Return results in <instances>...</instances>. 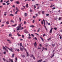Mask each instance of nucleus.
I'll return each instance as SVG.
<instances>
[{
  "label": "nucleus",
  "mask_w": 62,
  "mask_h": 62,
  "mask_svg": "<svg viewBox=\"0 0 62 62\" xmlns=\"http://www.w3.org/2000/svg\"><path fill=\"white\" fill-rule=\"evenodd\" d=\"M21 25H22V24H19V25L18 26L16 27V30H20V28L21 27Z\"/></svg>",
  "instance_id": "obj_1"
},
{
  "label": "nucleus",
  "mask_w": 62,
  "mask_h": 62,
  "mask_svg": "<svg viewBox=\"0 0 62 62\" xmlns=\"http://www.w3.org/2000/svg\"><path fill=\"white\" fill-rule=\"evenodd\" d=\"M5 47H6L7 49H8L9 50H10V51H11L12 52V48H11V49H10L9 48H8V47L7 46H5Z\"/></svg>",
  "instance_id": "obj_2"
},
{
  "label": "nucleus",
  "mask_w": 62,
  "mask_h": 62,
  "mask_svg": "<svg viewBox=\"0 0 62 62\" xmlns=\"http://www.w3.org/2000/svg\"><path fill=\"white\" fill-rule=\"evenodd\" d=\"M22 47H22V46L20 47V50H21V51H23V48H22Z\"/></svg>",
  "instance_id": "obj_3"
},
{
  "label": "nucleus",
  "mask_w": 62,
  "mask_h": 62,
  "mask_svg": "<svg viewBox=\"0 0 62 62\" xmlns=\"http://www.w3.org/2000/svg\"><path fill=\"white\" fill-rule=\"evenodd\" d=\"M35 43H34V46L35 47H36V46H37V43H36V42H35Z\"/></svg>",
  "instance_id": "obj_4"
},
{
  "label": "nucleus",
  "mask_w": 62,
  "mask_h": 62,
  "mask_svg": "<svg viewBox=\"0 0 62 62\" xmlns=\"http://www.w3.org/2000/svg\"><path fill=\"white\" fill-rule=\"evenodd\" d=\"M53 5V3H52L51 4V6H50V8H52V7H54V6H55V5Z\"/></svg>",
  "instance_id": "obj_5"
},
{
  "label": "nucleus",
  "mask_w": 62,
  "mask_h": 62,
  "mask_svg": "<svg viewBox=\"0 0 62 62\" xmlns=\"http://www.w3.org/2000/svg\"><path fill=\"white\" fill-rule=\"evenodd\" d=\"M30 27H31L32 28H34L35 27V26L34 25H31L30 26Z\"/></svg>",
  "instance_id": "obj_6"
},
{
  "label": "nucleus",
  "mask_w": 62,
  "mask_h": 62,
  "mask_svg": "<svg viewBox=\"0 0 62 62\" xmlns=\"http://www.w3.org/2000/svg\"><path fill=\"white\" fill-rule=\"evenodd\" d=\"M54 54H53L51 56V58H53L54 56Z\"/></svg>",
  "instance_id": "obj_7"
},
{
  "label": "nucleus",
  "mask_w": 62,
  "mask_h": 62,
  "mask_svg": "<svg viewBox=\"0 0 62 62\" xmlns=\"http://www.w3.org/2000/svg\"><path fill=\"white\" fill-rule=\"evenodd\" d=\"M16 3L17 4H18V5H19L20 4V3L19 2V1H16Z\"/></svg>",
  "instance_id": "obj_8"
},
{
  "label": "nucleus",
  "mask_w": 62,
  "mask_h": 62,
  "mask_svg": "<svg viewBox=\"0 0 62 62\" xmlns=\"http://www.w3.org/2000/svg\"><path fill=\"white\" fill-rule=\"evenodd\" d=\"M10 16H14V15L12 14H11L9 15Z\"/></svg>",
  "instance_id": "obj_9"
},
{
  "label": "nucleus",
  "mask_w": 62,
  "mask_h": 62,
  "mask_svg": "<svg viewBox=\"0 0 62 62\" xmlns=\"http://www.w3.org/2000/svg\"><path fill=\"white\" fill-rule=\"evenodd\" d=\"M52 45L53 46V47H54V46H55V44H52Z\"/></svg>",
  "instance_id": "obj_10"
},
{
  "label": "nucleus",
  "mask_w": 62,
  "mask_h": 62,
  "mask_svg": "<svg viewBox=\"0 0 62 62\" xmlns=\"http://www.w3.org/2000/svg\"><path fill=\"white\" fill-rule=\"evenodd\" d=\"M40 39H41L42 40V41H44L43 39V38H42V37H40Z\"/></svg>",
  "instance_id": "obj_11"
},
{
  "label": "nucleus",
  "mask_w": 62,
  "mask_h": 62,
  "mask_svg": "<svg viewBox=\"0 0 62 62\" xmlns=\"http://www.w3.org/2000/svg\"><path fill=\"white\" fill-rule=\"evenodd\" d=\"M27 53V56H29V54H28V52H26Z\"/></svg>",
  "instance_id": "obj_12"
},
{
  "label": "nucleus",
  "mask_w": 62,
  "mask_h": 62,
  "mask_svg": "<svg viewBox=\"0 0 62 62\" xmlns=\"http://www.w3.org/2000/svg\"><path fill=\"white\" fill-rule=\"evenodd\" d=\"M17 25V24H15V25H12V26H14V27H15V26H16Z\"/></svg>",
  "instance_id": "obj_13"
},
{
  "label": "nucleus",
  "mask_w": 62,
  "mask_h": 62,
  "mask_svg": "<svg viewBox=\"0 0 62 62\" xmlns=\"http://www.w3.org/2000/svg\"><path fill=\"white\" fill-rule=\"evenodd\" d=\"M52 30L51 29L49 31V33H52Z\"/></svg>",
  "instance_id": "obj_14"
},
{
  "label": "nucleus",
  "mask_w": 62,
  "mask_h": 62,
  "mask_svg": "<svg viewBox=\"0 0 62 62\" xmlns=\"http://www.w3.org/2000/svg\"><path fill=\"white\" fill-rule=\"evenodd\" d=\"M20 47H22V46L23 45V44H22V43H20Z\"/></svg>",
  "instance_id": "obj_15"
},
{
  "label": "nucleus",
  "mask_w": 62,
  "mask_h": 62,
  "mask_svg": "<svg viewBox=\"0 0 62 62\" xmlns=\"http://www.w3.org/2000/svg\"><path fill=\"white\" fill-rule=\"evenodd\" d=\"M23 29V27H21L20 28V30H22Z\"/></svg>",
  "instance_id": "obj_16"
},
{
  "label": "nucleus",
  "mask_w": 62,
  "mask_h": 62,
  "mask_svg": "<svg viewBox=\"0 0 62 62\" xmlns=\"http://www.w3.org/2000/svg\"><path fill=\"white\" fill-rule=\"evenodd\" d=\"M39 62H41V61H42V59H41V60H39Z\"/></svg>",
  "instance_id": "obj_17"
},
{
  "label": "nucleus",
  "mask_w": 62,
  "mask_h": 62,
  "mask_svg": "<svg viewBox=\"0 0 62 62\" xmlns=\"http://www.w3.org/2000/svg\"><path fill=\"white\" fill-rule=\"evenodd\" d=\"M17 35L18 36H21V35L19 33H17Z\"/></svg>",
  "instance_id": "obj_18"
},
{
  "label": "nucleus",
  "mask_w": 62,
  "mask_h": 62,
  "mask_svg": "<svg viewBox=\"0 0 62 62\" xmlns=\"http://www.w3.org/2000/svg\"><path fill=\"white\" fill-rule=\"evenodd\" d=\"M5 14H4V15L5 16H6L7 15V12H5Z\"/></svg>",
  "instance_id": "obj_19"
},
{
  "label": "nucleus",
  "mask_w": 62,
  "mask_h": 62,
  "mask_svg": "<svg viewBox=\"0 0 62 62\" xmlns=\"http://www.w3.org/2000/svg\"><path fill=\"white\" fill-rule=\"evenodd\" d=\"M22 48H23L24 49V50L25 51H26V49H25V48H24L23 46H22Z\"/></svg>",
  "instance_id": "obj_20"
},
{
  "label": "nucleus",
  "mask_w": 62,
  "mask_h": 62,
  "mask_svg": "<svg viewBox=\"0 0 62 62\" xmlns=\"http://www.w3.org/2000/svg\"><path fill=\"white\" fill-rule=\"evenodd\" d=\"M6 23L8 24H9V22L8 21H7Z\"/></svg>",
  "instance_id": "obj_21"
},
{
  "label": "nucleus",
  "mask_w": 62,
  "mask_h": 62,
  "mask_svg": "<svg viewBox=\"0 0 62 62\" xmlns=\"http://www.w3.org/2000/svg\"><path fill=\"white\" fill-rule=\"evenodd\" d=\"M26 7H27V8H28V4H27L26 5Z\"/></svg>",
  "instance_id": "obj_22"
},
{
  "label": "nucleus",
  "mask_w": 62,
  "mask_h": 62,
  "mask_svg": "<svg viewBox=\"0 0 62 62\" xmlns=\"http://www.w3.org/2000/svg\"><path fill=\"white\" fill-rule=\"evenodd\" d=\"M25 16H27V13H25L24 14Z\"/></svg>",
  "instance_id": "obj_23"
},
{
  "label": "nucleus",
  "mask_w": 62,
  "mask_h": 62,
  "mask_svg": "<svg viewBox=\"0 0 62 62\" xmlns=\"http://www.w3.org/2000/svg\"><path fill=\"white\" fill-rule=\"evenodd\" d=\"M57 19V17H56L55 18H54V20H56Z\"/></svg>",
  "instance_id": "obj_24"
},
{
  "label": "nucleus",
  "mask_w": 62,
  "mask_h": 62,
  "mask_svg": "<svg viewBox=\"0 0 62 62\" xmlns=\"http://www.w3.org/2000/svg\"><path fill=\"white\" fill-rule=\"evenodd\" d=\"M9 0H8L6 2V3H9Z\"/></svg>",
  "instance_id": "obj_25"
},
{
  "label": "nucleus",
  "mask_w": 62,
  "mask_h": 62,
  "mask_svg": "<svg viewBox=\"0 0 62 62\" xmlns=\"http://www.w3.org/2000/svg\"><path fill=\"white\" fill-rule=\"evenodd\" d=\"M22 56L23 57H25V56H24V55H22Z\"/></svg>",
  "instance_id": "obj_26"
},
{
  "label": "nucleus",
  "mask_w": 62,
  "mask_h": 62,
  "mask_svg": "<svg viewBox=\"0 0 62 62\" xmlns=\"http://www.w3.org/2000/svg\"><path fill=\"white\" fill-rule=\"evenodd\" d=\"M16 10H17V11H20V10H19V9H18V8H16Z\"/></svg>",
  "instance_id": "obj_27"
},
{
  "label": "nucleus",
  "mask_w": 62,
  "mask_h": 62,
  "mask_svg": "<svg viewBox=\"0 0 62 62\" xmlns=\"http://www.w3.org/2000/svg\"><path fill=\"white\" fill-rule=\"evenodd\" d=\"M31 36H32V37H34V35H33V34H31Z\"/></svg>",
  "instance_id": "obj_28"
},
{
  "label": "nucleus",
  "mask_w": 62,
  "mask_h": 62,
  "mask_svg": "<svg viewBox=\"0 0 62 62\" xmlns=\"http://www.w3.org/2000/svg\"><path fill=\"white\" fill-rule=\"evenodd\" d=\"M5 50H6V51L7 52H8V49H6Z\"/></svg>",
  "instance_id": "obj_29"
},
{
  "label": "nucleus",
  "mask_w": 62,
  "mask_h": 62,
  "mask_svg": "<svg viewBox=\"0 0 62 62\" xmlns=\"http://www.w3.org/2000/svg\"><path fill=\"white\" fill-rule=\"evenodd\" d=\"M44 27L45 28H46V26H45V24H44Z\"/></svg>",
  "instance_id": "obj_30"
},
{
  "label": "nucleus",
  "mask_w": 62,
  "mask_h": 62,
  "mask_svg": "<svg viewBox=\"0 0 62 62\" xmlns=\"http://www.w3.org/2000/svg\"><path fill=\"white\" fill-rule=\"evenodd\" d=\"M9 36H10V37H11V36H12V35L11 34H9Z\"/></svg>",
  "instance_id": "obj_31"
},
{
  "label": "nucleus",
  "mask_w": 62,
  "mask_h": 62,
  "mask_svg": "<svg viewBox=\"0 0 62 62\" xmlns=\"http://www.w3.org/2000/svg\"><path fill=\"white\" fill-rule=\"evenodd\" d=\"M31 38H32V37H28V38L29 39H31Z\"/></svg>",
  "instance_id": "obj_32"
},
{
  "label": "nucleus",
  "mask_w": 62,
  "mask_h": 62,
  "mask_svg": "<svg viewBox=\"0 0 62 62\" xmlns=\"http://www.w3.org/2000/svg\"><path fill=\"white\" fill-rule=\"evenodd\" d=\"M34 39H36V40H37V38L36 37H35Z\"/></svg>",
  "instance_id": "obj_33"
},
{
  "label": "nucleus",
  "mask_w": 62,
  "mask_h": 62,
  "mask_svg": "<svg viewBox=\"0 0 62 62\" xmlns=\"http://www.w3.org/2000/svg\"><path fill=\"white\" fill-rule=\"evenodd\" d=\"M2 4L3 5H6V4H5V3H2Z\"/></svg>",
  "instance_id": "obj_34"
},
{
  "label": "nucleus",
  "mask_w": 62,
  "mask_h": 62,
  "mask_svg": "<svg viewBox=\"0 0 62 62\" xmlns=\"http://www.w3.org/2000/svg\"><path fill=\"white\" fill-rule=\"evenodd\" d=\"M47 23L48 25H50V23Z\"/></svg>",
  "instance_id": "obj_35"
},
{
  "label": "nucleus",
  "mask_w": 62,
  "mask_h": 62,
  "mask_svg": "<svg viewBox=\"0 0 62 62\" xmlns=\"http://www.w3.org/2000/svg\"><path fill=\"white\" fill-rule=\"evenodd\" d=\"M39 46H40V47H41L42 46V45H41V44H40L39 45Z\"/></svg>",
  "instance_id": "obj_36"
},
{
  "label": "nucleus",
  "mask_w": 62,
  "mask_h": 62,
  "mask_svg": "<svg viewBox=\"0 0 62 62\" xmlns=\"http://www.w3.org/2000/svg\"><path fill=\"white\" fill-rule=\"evenodd\" d=\"M22 37L23 38H24V35H22Z\"/></svg>",
  "instance_id": "obj_37"
},
{
  "label": "nucleus",
  "mask_w": 62,
  "mask_h": 62,
  "mask_svg": "<svg viewBox=\"0 0 62 62\" xmlns=\"http://www.w3.org/2000/svg\"><path fill=\"white\" fill-rule=\"evenodd\" d=\"M3 59L4 60V61H6V59H5L3 58Z\"/></svg>",
  "instance_id": "obj_38"
},
{
  "label": "nucleus",
  "mask_w": 62,
  "mask_h": 62,
  "mask_svg": "<svg viewBox=\"0 0 62 62\" xmlns=\"http://www.w3.org/2000/svg\"><path fill=\"white\" fill-rule=\"evenodd\" d=\"M19 20L20 21H21V18L20 17L19 18Z\"/></svg>",
  "instance_id": "obj_39"
},
{
  "label": "nucleus",
  "mask_w": 62,
  "mask_h": 62,
  "mask_svg": "<svg viewBox=\"0 0 62 62\" xmlns=\"http://www.w3.org/2000/svg\"><path fill=\"white\" fill-rule=\"evenodd\" d=\"M54 29L55 30H56V29H57V28L55 27L54 28Z\"/></svg>",
  "instance_id": "obj_40"
},
{
  "label": "nucleus",
  "mask_w": 62,
  "mask_h": 62,
  "mask_svg": "<svg viewBox=\"0 0 62 62\" xmlns=\"http://www.w3.org/2000/svg\"><path fill=\"white\" fill-rule=\"evenodd\" d=\"M49 14H46V16H49Z\"/></svg>",
  "instance_id": "obj_41"
},
{
  "label": "nucleus",
  "mask_w": 62,
  "mask_h": 62,
  "mask_svg": "<svg viewBox=\"0 0 62 62\" xmlns=\"http://www.w3.org/2000/svg\"><path fill=\"white\" fill-rule=\"evenodd\" d=\"M4 26V24H2V25L1 26V27H3Z\"/></svg>",
  "instance_id": "obj_42"
},
{
  "label": "nucleus",
  "mask_w": 62,
  "mask_h": 62,
  "mask_svg": "<svg viewBox=\"0 0 62 62\" xmlns=\"http://www.w3.org/2000/svg\"><path fill=\"white\" fill-rule=\"evenodd\" d=\"M11 22H13V23H14V21H12V20H11Z\"/></svg>",
  "instance_id": "obj_43"
},
{
  "label": "nucleus",
  "mask_w": 62,
  "mask_h": 62,
  "mask_svg": "<svg viewBox=\"0 0 62 62\" xmlns=\"http://www.w3.org/2000/svg\"><path fill=\"white\" fill-rule=\"evenodd\" d=\"M40 29V28L37 31L38 32H39V30Z\"/></svg>",
  "instance_id": "obj_44"
},
{
  "label": "nucleus",
  "mask_w": 62,
  "mask_h": 62,
  "mask_svg": "<svg viewBox=\"0 0 62 62\" xmlns=\"http://www.w3.org/2000/svg\"><path fill=\"white\" fill-rule=\"evenodd\" d=\"M33 56H34V55H33V54H32L31 55V57H33Z\"/></svg>",
  "instance_id": "obj_45"
},
{
  "label": "nucleus",
  "mask_w": 62,
  "mask_h": 62,
  "mask_svg": "<svg viewBox=\"0 0 62 62\" xmlns=\"http://www.w3.org/2000/svg\"><path fill=\"white\" fill-rule=\"evenodd\" d=\"M59 20H61V18L59 17Z\"/></svg>",
  "instance_id": "obj_46"
},
{
  "label": "nucleus",
  "mask_w": 62,
  "mask_h": 62,
  "mask_svg": "<svg viewBox=\"0 0 62 62\" xmlns=\"http://www.w3.org/2000/svg\"><path fill=\"white\" fill-rule=\"evenodd\" d=\"M14 54H13L12 55V57H14Z\"/></svg>",
  "instance_id": "obj_47"
},
{
  "label": "nucleus",
  "mask_w": 62,
  "mask_h": 62,
  "mask_svg": "<svg viewBox=\"0 0 62 62\" xmlns=\"http://www.w3.org/2000/svg\"><path fill=\"white\" fill-rule=\"evenodd\" d=\"M51 39V38H50L48 39H47V40H50V39Z\"/></svg>",
  "instance_id": "obj_48"
},
{
  "label": "nucleus",
  "mask_w": 62,
  "mask_h": 62,
  "mask_svg": "<svg viewBox=\"0 0 62 62\" xmlns=\"http://www.w3.org/2000/svg\"><path fill=\"white\" fill-rule=\"evenodd\" d=\"M3 49H5V50L6 48H5V47L3 46Z\"/></svg>",
  "instance_id": "obj_49"
},
{
  "label": "nucleus",
  "mask_w": 62,
  "mask_h": 62,
  "mask_svg": "<svg viewBox=\"0 0 62 62\" xmlns=\"http://www.w3.org/2000/svg\"><path fill=\"white\" fill-rule=\"evenodd\" d=\"M40 11H39L38 12V13L40 15Z\"/></svg>",
  "instance_id": "obj_50"
},
{
  "label": "nucleus",
  "mask_w": 62,
  "mask_h": 62,
  "mask_svg": "<svg viewBox=\"0 0 62 62\" xmlns=\"http://www.w3.org/2000/svg\"><path fill=\"white\" fill-rule=\"evenodd\" d=\"M41 23L42 24H43V21L42 20L41 21Z\"/></svg>",
  "instance_id": "obj_51"
},
{
  "label": "nucleus",
  "mask_w": 62,
  "mask_h": 62,
  "mask_svg": "<svg viewBox=\"0 0 62 62\" xmlns=\"http://www.w3.org/2000/svg\"><path fill=\"white\" fill-rule=\"evenodd\" d=\"M15 59L16 61H17V58L16 57V58Z\"/></svg>",
  "instance_id": "obj_52"
},
{
  "label": "nucleus",
  "mask_w": 62,
  "mask_h": 62,
  "mask_svg": "<svg viewBox=\"0 0 62 62\" xmlns=\"http://www.w3.org/2000/svg\"><path fill=\"white\" fill-rule=\"evenodd\" d=\"M24 9V8H21L22 10H23Z\"/></svg>",
  "instance_id": "obj_53"
},
{
  "label": "nucleus",
  "mask_w": 62,
  "mask_h": 62,
  "mask_svg": "<svg viewBox=\"0 0 62 62\" xmlns=\"http://www.w3.org/2000/svg\"><path fill=\"white\" fill-rule=\"evenodd\" d=\"M4 54H6V52H4Z\"/></svg>",
  "instance_id": "obj_54"
},
{
  "label": "nucleus",
  "mask_w": 62,
  "mask_h": 62,
  "mask_svg": "<svg viewBox=\"0 0 62 62\" xmlns=\"http://www.w3.org/2000/svg\"><path fill=\"white\" fill-rule=\"evenodd\" d=\"M10 4V3H8L7 4V5H9Z\"/></svg>",
  "instance_id": "obj_55"
},
{
  "label": "nucleus",
  "mask_w": 62,
  "mask_h": 62,
  "mask_svg": "<svg viewBox=\"0 0 62 62\" xmlns=\"http://www.w3.org/2000/svg\"><path fill=\"white\" fill-rule=\"evenodd\" d=\"M38 49H41V48H39V47L37 48Z\"/></svg>",
  "instance_id": "obj_56"
},
{
  "label": "nucleus",
  "mask_w": 62,
  "mask_h": 62,
  "mask_svg": "<svg viewBox=\"0 0 62 62\" xmlns=\"http://www.w3.org/2000/svg\"><path fill=\"white\" fill-rule=\"evenodd\" d=\"M18 13V11H16V12L15 13L16 14H17V13Z\"/></svg>",
  "instance_id": "obj_57"
},
{
  "label": "nucleus",
  "mask_w": 62,
  "mask_h": 62,
  "mask_svg": "<svg viewBox=\"0 0 62 62\" xmlns=\"http://www.w3.org/2000/svg\"><path fill=\"white\" fill-rule=\"evenodd\" d=\"M34 33L35 34H36L37 35H39V34L37 33Z\"/></svg>",
  "instance_id": "obj_58"
},
{
  "label": "nucleus",
  "mask_w": 62,
  "mask_h": 62,
  "mask_svg": "<svg viewBox=\"0 0 62 62\" xmlns=\"http://www.w3.org/2000/svg\"><path fill=\"white\" fill-rule=\"evenodd\" d=\"M17 51H18V52H19V51H20V50H19V49H18L17 50Z\"/></svg>",
  "instance_id": "obj_59"
},
{
  "label": "nucleus",
  "mask_w": 62,
  "mask_h": 62,
  "mask_svg": "<svg viewBox=\"0 0 62 62\" xmlns=\"http://www.w3.org/2000/svg\"><path fill=\"white\" fill-rule=\"evenodd\" d=\"M26 23V22H25V21H24V24H25Z\"/></svg>",
  "instance_id": "obj_60"
},
{
  "label": "nucleus",
  "mask_w": 62,
  "mask_h": 62,
  "mask_svg": "<svg viewBox=\"0 0 62 62\" xmlns=\"http://www.w3.org/2000/svg\"><path fill=\"white\" fill-rule=\"evenodd\" d=\"M7 41H9V42H10V41L8 39L7 40Z\"/></svg>",
  "instance_id": "obj_61"
},
{
  "label": "nucleus",
  "mask_w": 62,
  "mask_h": 62,
  "mask_svg": "<svg viewBox=\"0 0 62 62\" xmlns=\"http://www.w3.org/2000/svg\"><path fill=\"white\" fill-rule=\"evenodd\" d=\"M36 8V6L34 5V8Z\"/></svg>",
  "instance_id": "obj_62"
},
{
  "label": "nucleus",
  "mask_w": 62,
  "mask_h": 62,
  "mask_svg": "<svg viewBox=\"0 0 62 62\" xmlns=\"http://www.w3.org/2000/svg\"><path fill=\"white\" fill-rule=\"evenodd\" d=\"M44 47H43V49H42V51H43L44 50Z\"/></svg>",
  "instance_id": "obj_63"
},
{
  "label": "nucleus",
  "mask_w": 62,
  "mask_h": 62,
  "mask_svg": "<svg viewBox=\"0 0 62 62\" xmlns=\"http://www.w3.org/2000/svg\"><path fill=\"white\" fill-rule=\"evenodd\" d=\"M34 20H33V21L32 23H34Z\"/></svg>",
  "instance_id": "obj_64"
}]
</instances>
